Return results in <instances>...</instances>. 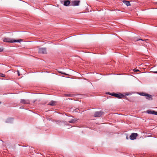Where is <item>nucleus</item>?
<instances>
[{
	"instance_id": "obj_1",
	"label": "nucleus",
	"mask_w": 157,
	"mask_h": 157,
	"mask_svg": "<svg viewBox=\"0 0 157 157\" xmlns=\"http://www.w3.org/2000/svg\"><path fill=\"white\" fill-rule=\"evenodd\" d=\"M2 40L4 42L8 43L19 42L22 40L21 39L15 40L7 37L2 38Z\"/></svg>"
},
{
	"instance_id": "obj_2",
	"label": "nucleus",
	"mask_w": 157,
	"mask_h": 157,
	"mask_svg": "<svg viewBox=\"0 0 157 157\" xmlns=\"http://www.w3.org/2000/svg\"><path fill=\"white\" fill-rule=\"evenodd\" d=\"M39 53L41 54H46V48H41L39 49Z\"/></svg>"
},
{
	"instance_id": "obj_3",
	"label": "nucleus",
	"mask_w": 157,
	"mask_h": 157,
	"mask_svg": "<svg viewBox=\"0 0 157 157\" xmlns=\"http://www.w3.org/2000/svg\"><path fill=\"white\" fill-rule=\"evenodd\" d=\"M110 95H111L113 96L116 97L118 98H122L124 97V95L121 94H117L115 93L110 94Z\"/></svg>"
},
{
	"instance_id": "obj_4",
	"label": "nucleus",
	"mask_w": 157,
	"mask_h": 157,
	"mask_svg": "<svg viewBox=\"0 0 157 157\" xmlns=\"http://www.w3.org/2000/svg\"><path fill=\"white\" fill-rule=\"evenodd\" d=\"M138 136V134L137 133H132L130 136V137L131 140H134L136 138V137Z\"/></svg>"
},
{
	"instance_id": "obj_5",
	"label": "nucleus",
	"mask_w": 157,
	"mask_h": 157,
	"mask_svg": "<svg viewBox=\"0 0 157 157\" xmlns=\"http://www.w3.org/2000/svg\"><path fill=\"white\" fill-rule=\"evenodd\" d=\"M102 113L103 112L101 111L97 112L94 113V116L95 117H99L102 115Z\"/></svg>"
},
{
	"instance_id": "obj_6",
	"label": "nucleus",
	"mask_w": 157,
	"mask_h": 157,
	"mask_svg": "<svg viewBox=\"0 0 157 157\" xmlns=\"http://www.w3.org/2000/svg\"><path fill=\"white\" fill-rule=\"evenodd\" d=\"M79 1H74L71 2V5L73 6H78L80 2Z\"/></svg>"
},
{
	"instance_id": "obj_7",
	"label": "nucleus",
	"mask_w": 157,
	"mask_h": 157,
	"mask_svg": "<svg viewBox=\"0 0 157 157\" xmlns=\"http://www.w3.org/2000/svg\"><path fill=\"white\" fill-rule=\"evenodd\" d=\"M147 113L148 114H152L157 115V112L155 111H151L150 110H147L146 111Z\"/></svg>"
},
{
	"instance_id": "obj_8",
	"label": "nucleus",
	"mask_w": 157,
	"mask_h": 157,
	"mask_svg": "<svg viewBox=\"0 0 157 157\" xmlns=\"http://www.w3.org/2000/svg\"><path fill=\"white\" fill-rule=\"evenodd\" d=\"M63 2V5L66 6H68L70 3V1L69 0H65Z\"/></svg>"
},
{
	"instance_id": "obj_9",
	"label": "nucleus",
	"mask_w": 157,
	"mask_h": 157,
	"mask_svg": "<svg viewBox=\"0 0 157 157\" xmlns=\"http://www.w3.org/2000/svg\"><path fill=\"white\" fill-rule=\"evenodd\" d=\"M21 102L22 104H26L29 103V101L28 100H26L24 99H21Z\"/></svg>"
},
{
	"instance_id": "obj_10",
	"label": "nucleus",
	"mask_w": 157,
	"mask_h": 157,
	"mask_svg": "<svg viewBox=\"0 0 157 157\" xmlns=\"http://www.w3.org/2000/svg\"><path fill=\"white\" fill-rule=\"evenodd\" d=\"M123 2L127 6H131V5L129 2L128 1L123 0Z\"/></svg>"
},
{
	"instance_id": "obj_11",
	"label": "nucleus",
	"mask_w": 157,
	"mask_h": 157,
	"mask_svg": "<svg viewBox=\"0 0 157 157\" xmlns=\"http://www.w3.org/2000/svg\"><path fill=\"white\" fill-rule=\"evenodd\" d=\"M146 99H148L149 100H151L152 99V98L151 95L148 94H147L146 96Z\"/></svg>"
},
{
	"instance_id": "obj_12",
	"label": "nucleus",
	"mask_w": 157,
	"mask_h": 157,
	"mask_svg": "<svg viewBox=\"0 0 157 157\" xmlns=\"http://www.w3.org/2000/svg\"><path fill=\"white\" fill-rule=\"evenodd\" d=\"M56 101H52L49 102L48 105L52 106H54L56 104Z\"/></svg>"
},
{
	"instance_id": "obj_13",
	"label": "nucleus",
	"mask_w": 157,
	"mask_h": 157,
	"mask_svg": "<svg viewBox=\"0 0 157 157\" xmlns=\"http://www.w3.org/2000/svg\"><path fill=\"white\" fill-rule=\"evenodd\" d=\"M57 122H58V123H57L58 124H59L60 125H62V123H63V124L64 125L66 124H67L66 121L63 122V121H57Z\"/></svg>"
},
{
	"instance_id": "obj_14",
	"label": "nucleus",
	"mask_w": 157,
	"mask_h": 157,
	"mask_svg": "<svg viewBox=\"0 0 157 157\" xmlns=\"http://www.w3.org/2000/svg\"><path fill=\"white\" fill-rule=\"evenodd\" d=\"M76 120L75 119H72L70 121H69V122L70 123H75L76 122Z\"/></svg>"
},
{
	"instance_id": "obj_15",
	"label": "nucleus",
	"mask_w": 157,
	"mask_h": 157,
	"mask_svg": "<svg viewBox=\"0 0 157 157\" xmlns=\"http://www.w3.org/2000/svg\"><path fill=\"white\" fill-rule=\"evenodd\" d=\"M11 119L10 118H9L7 119V121H6V123H10V121H11Z\"/></svg>"
},
{
	"instance_id": "obj_16",
	"label": "nucleus",
	"mask_w": 157,
	"mask_h": 157,
	"mask_svg": "<svg viewBox=\"0 0 157 157\" xmlns=\"http://www.w3.org/2000/svg\"><path fill=\"white\" fill-rule=\"evenodd\" d=\"M147 94L144 93H142L140 94V95L142 96H146V95Z\"/></svg>"
},
{
	"instance_id": "obj_17",
	"label": "nucleus",
	"mask_w": 157,
	"mask_h": 157,
	"mask_svg": "<svg viewBox=\"0 0 157 157\" xmlns=\"http://www.w3.org/2000/svg\"><path fill=\"white\" fill-rule=\"evenodd\" d=\"M0 75H0V76L1 77H5V75H4L3 74L0 73Z\"/></svg>"
},
{
	"instance_id": "obj_18",
	"label": "nucleus",
	"mask_w": 157,
	"mask_h": 157,
	"mask_svg": "<svg viewBox=\"0 0 157 157\" xmlns=\"http://www.w3.org/2000/svg\"><path fill=\"white\" fill-rule=\"evenodd\" d=\"M133 71L135 72H137L139 71L138 69H135L133 70Z\"/></svg>"
},
{
	"instance_id": "obj_19",
	"label": "nucleus",
	"mask_w": 157,
	"mask_h": 157,
	"mask_svg": "<svg viewBox=\"0 0 157 157\" xmlns=\"http://www.w3.org/2000/svg\"><path fill=\"white\" fill-rule=\"evenodd\" d=\"M3 48H0V52H2L3 51Z\"/></svg>"
},
{
	"instance_id": "obj_20",
	"label": "nucleus",
	"mask_w": 157,
	"mask_h": 157,
	"mask_svg": "<svg viewBox=\"0 0 157 157\" xmlns=\"http://www.w3.org/2000/svg\"><path fill=\"white\" fill-rule=\"evenodd\" d=\"M59 72L60 73H62V74H64L65 75H67V74H66L65 73H64L63 72H61V71H59Z\"/></svg>"
},
{
	"instance_id": "obj_21",
	"label": "nucleus",
	"mask_w": 157,
	"mask_h": 157,
	"mask_svg": "<svg viewBox=\"0 0 157 157\" xmlns=\"http://www.w3.org/2000/svg\"><path fill=\"white\" fill-rule=\"evenodd\" d=\"M142 40V41H144V40H143L142 39H138V40H136V41H138V40Z\"/></svg>"
},
{
	"instance_id": "obj_22",
	"label": "nucleus",
	"mask_w": 157,
	"mask_h": 157,
	"mask_svg": "<svg viewBox=\"0 0 157 157\" xmlns=\"http://www.w3.org/2000/svg\"><path fill=\"white\" fill-rule=\"evenodd\" d=\"M17 74H18V76H20L21 75H20V73H19V71L18 70H17Z\"/></svg>"
},
{
	"instance_id": "obj_23",
	"label": "nucleus",
	"mask_w": 157,
	"mask_h": 157,
	"mask_svg": "<svg viewBox=\"0 0 157 157\" xmlns=\"http://www.w3.org/2000/svg\"><path fill=\"white\" fill-rule=\"evenodd\" d=\"M78 109H76L75 110H74V111H75V112H78Z\"/></svg>"
},
{
	"instance_id": "obj_24",
	"label": "nucleus",
	"mask_w": 157,
	"mask_h": 157,
	"mask_svg": "<svg viewBox=\"0 0 157 157\" xmlns=\"http://www.w3.org/2000/svg\"><path fill=\"white\" fill-rule=\"evenodd\" d=\"M154 73H157V71L154 72Z\"/></svg>"
},
{
	"instance_id": "obj_25",
	"label": "nucleus",
	"mask_w": 157,
	"mask_h": 157,
	"mask_svg": "<svg viewBox=\"0 0 157 157\" xmlns=\"http://www.w3.org/2000/svg\"><path fill=\"white\" fill-rule=\"evenodd\" d=\"M126 138H127V139H128L127 136Z\"/></svg>"
}]
</instances>
